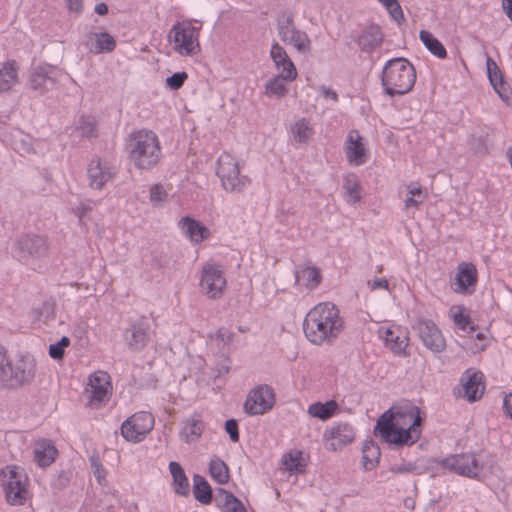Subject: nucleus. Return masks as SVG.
Returning <instances> with one entry per match:
<instances>
[{
  "mask_svg": "<svg viewBox=\"0 0 512 512\" xmlns=\"http://www.w3.org/2000/svg\"><path fill=\"white\" fill-rule=\"evenodd\" d=\"M275 402L274 389L268 384H259L248 392L243 410L249 416L263 415L274 407Z\"/></svg>",
  "mask_w": 512,
  "mask_h": 512,
  "instance_id": "nucleus-9",
  "label": "nucleus"
},
{
  "mask_svg": "<svg viewBox=\"0 0 512 512\" xmlns=\"http://www.w3.org/2000/svg\"><path fill=\"white\" fill-rule=\"evenodd\" d=\"M344 153L351 166H361L369 159L366 139L357 130H350L344 141Z\"/></svg>",
  "mask_w": 512,
  "mask_h": 512,
  "instance_id": "nucleus-15",
  "label": "nucleus"
},
{
  "mask_svg": "<svg viewBox=\"0 0 512 512\" xmlns=\"http://www.w3.org/2000/svg\"><path fill=\"white\" fill-rule=\"evenodd\" d=\"M167 199V192L163 186L155 184L150 188V201L153 206H158Z\"/></svg>",
  "mask_w": 512,
  "mask_h": 512,
  "instance_id": "nucleus-51",
  "label": "nucleus"
},
{
  "mask_svg": "<svg viewBox=\"0 0 512 512\" xmlns=\"http://www.w3.org/2000/svg\"><path fill=\"white\" fill-rule=\"evenodd\" d=\"M181 233L194 245L200 244L211 236L210 230L200 221L185 216L178 221Z\"/></svg>",
  "mask_w": 512,
  "mask_h": 512,
  "instance_id": "nucleus-22",
  "label": "nucleus"
},
{
  "mask_svg": "<svg viewBox=\"0 0 512 512\" xmlns=\"http://www.w3.org/2000/svg\"><path fill=\"white\" fill-rule=\"evenodd\" d=\"M199 285L209 298H220L227 286L222 266L214 263L203 265Z\"/></svg>",
  "mask_w": 512,
  "mask_h": 512,
  "instance_id": "nucleus-11",
  "label": "nucleus"
},
{
  "mask_svg": "<svg viewBox=\"0 0 512 512\" xmlns=\"http://www.w3.org/2000/svg\"><path fill=\"white\" fill-rule=\"evenodd\" d=\"M70 345V339L63 336L58 342L49 345V356L54 360H61L65 349Z\"/></svg>",
  "mask_w": 512,
  "mask_h": 512,
  "instance_id": "nucleus-50",
  "label": "nucleus"
},
{
  "mask_svg": "<svg viewBox=\"0 0 512 512\" xmlns=\"http://www.w3.org/2000/svg\"><path fill=\"white\" fill-rule=\"evenodd\" d=\"M308 457L301 450H290L282 456V465L290 475L303 474L307 467Z\"/></svg>",
  "mask_w": 512,
  "mask_h": 512,
  "instance_id": "nucleus-26",
  "label": "nucleus"
},
{
  "mask_svg": "<svg viewBox=\"0 0 512 512\" xmlns=\"http://www.w3.org/2000/svg\"><path fill=\"white\" fill-rule=\"evenodd\" d=\"M356 436L355 428L348 422H334L323 434L326 448L330 451H340L351 444Z\"/></svg>",
  "mask_w": 512,
  "mask_h": 512,
  "instance_id": "nucleus-13",
  "label": "nucleus"
},
{
  "mask_svg": "<svg viewBox=\"0 0 512 512\" xmlns=\"http://www.w3.org/2000/svg\"><path fill=\"white\" fill-rule=\"evenodd\" d=\"M377 333L385 346L393 353L400 355L405 351L408 345V338L398 328L381 326Z\"/></svg>",
  "mask_w": 512,
  "mask_h": 512,
  "instance_id": "nucleus-25",
  "label": "nucleus"
},
{
  "mask_svg": "<svg viewBox=\"0 0 512 512\" xmlns=\"http://www.w3.org/2000/svg\"><path fill=\"white\" fill-rule=\"evenodd\" d=\"M408 195L413 196V197H419L420 195H426V194L421 187L409 186L408 187Z\"/></svg>",
  "mask_w": 512,
  "mask_h": 512,
  "instance_id": "nucleus-63",
  "label": "nucleus"
},
{
  "mask_svg": "<svg viewBox=\"0 0 512 512\" xmlns=\"http://www.w3.org/2000/svg\"><path fill=\"white\" fill-rule=\"evenodd\" d=\"M386 9L389 11L391 16L398 20L403 17V13L401 7L397 0H378Z\"/></svg>",
  "mask_w": 512,
  "mask_h": 512,
  "instance_id": "nucleus-54",
  "label": "nucleus"
},
{
  "mask_svg": "<svg viewBox=\"0 0 512 512\" xmlns=\"http://www.w3.org/2000/svg\"><path fill=\"white\" fill-rule=\"evenodd\" d=\"M70 12L81 13L83 10V0H65Z\"/></svg>",
  "mask_w": 512,
  "mask_h": 512,
  "instance_id": "nucleus-59",
  "label": "nucleus"
},
{
  "mask_svg": "<svg viewBox=\"0 0 512 512\" xmlns=\"http://www.w3.org/2000/svg\"><path fill=\"white\" fill-rule=\"evenodd\" d=\"M294 13L290 10H283L277 15L276 29L280 40L286 38L287 34L295 28Z\"/></svg>",
  "mask_w": 512,
  "mask_h": 512,
  "instance_id": "nucleus-44",
  "label": "nucleus"
},
{
  "mask_svg": "<svg viewBox=\"0 0 512 512\" xmlns=\"http://www.w3.org/2000/svg\"><path fill=\"white\" fill-rule=\"evenodd\" d=\"M169 471L173 479V490L180 496L190 494V484L182 466L175 461L169 463Z\"/></svg>",
  "mask_w": 512,
  "mask_h": 512,
  "instance_id": "nucleus-31",
  "label": "nucleus"
},
{
  "mask_svg": "<svg viewBox=\"0 0 512 512\" xmlns=\"http://www.w3.org/2000/svg\"><path fill=\"white\" fill-rule=\"evenodd\" d=\"M426 195H420L419 197L408 196L404 201V208L406 212L411 210H417L419 206L425 201Z\"/></svg>",
  "mask_w": 512,
  "mask_h": 512,
  "instance_id": "nucleus-56",
  "label": "nucleus"
},
{
  "mask_svg": "<svg viewBox=\"0 0 512 512\" xmlns=\"http://www.w3.org/2000/svg\"><path fill=\"white\" fill-rule=\"evenodd\" d=\"M128 158L139 170H151L160 162L162 148L158 135L147 128L132 131L126 142Z\"/></svg>",
  "mask_w": 512,
  "mask_h": 512,
  "instance_id": "nucleus-3",
  "label": "nucleus"
},
{
  "mask_svg": "<svg viewBox=\"0 0 512 512\" xmlns=\"http://www.w3.org/2000/svg\"><path fill=\"white\" fill-rule=\"evenodd\" d=\"M383 40V35L378 26L372 25L362 31L358 37V44L363 51L371 52L376 49Z\"/></svg>",
  "mask_w": 512,
  "mask_h": 512,
  "instance_id": "nucleus-32",
  "label": "nucleus"
},
{
  "mask_svg": "<svg viewBox=\"0 0 512 512\" xmlns=\"http://www.w3.org/2000/svg\"><path fill=\"white\" fill-rule=\"evenodd\" d=\"M362 465L366 471L373 470L380 457V449L373 442L366 443L362 450Z\"/></svg>",
  "mask_w": 512,
  "mask_h": 512,
  "instance_id": "nucleus-45",
  "label": "nucleus"
},
{
  "mask_svg": "<svg viewBox=\"0 0 512 512\" xmlns=\"http://www.w3.org/2000/svg\"><path fill=\"white\" fill-rule=\"evenodd\" d=\"M219 509L221 512H248L245 505L231 492L225 489L217 491Z\"/></svg>",
  "mask_w": 512,
  "mask_h": 512,
  "instance_id": "nucleus-34",
  "label": "nucleus"
},
{
  "mask_svg": "<svg viewBox=\"0 0 512 512\" xmlns=\"http://www.w3.org/2000/svg\"><path fill=\"white\" fill-rule=\"evenodd\" d=\"M57 449L49 440H39L34 446V459L40 467L49 466L56 458Z\"/></svg>",
  "mask_w": 512,
  "mask_h": 512,
  "instance_id": "nucleus-29",
  "label": "nucleus"
},
{
  "mask_svg": "<svg viewBox=\"0 0 512 512\" xmlns=\"http://www.w3.org/2000/svg\"><path fill=\"white\" fill-rule=\"evenodd\" d=\"M154 424V417L151 413L139 411L122 423L121 435L128 442L139 443L152 431Z\"/></svg>",
  "mask_w": 512,
  "mask_h": 512,
  "instance_id": "nucleus-10",
  "label": "nucleus"
},
{
  "mask_svg": "<svg viewBox=\"0 0 512 512\" xmlns=\"http://www.w3.org/2000/svg\"><path fill=\"white\" fill-rule=\"evenodd\" d=\"M344 329V320L332 302H320L312 307L303 321L306 339L317 346L333 344Z\"/></svg>",
  "mask_w": 512,
  "mask_h": 512,
  "instance_id": "nucleus-2",
  "label": "nucleus"
},
{
  "mask_svg": "<svg viewBox=\"0 0 512 512\" xmlns=\"http://www.w3.org/2000/svg\"><path fill=\"white\" fill-rule=\"evenodd\" d=\"M12 364L8 359L6 352L0 348V385L10 386Z\"/></svg>",
  "mask_w": 512,
  "mask_h": 512,
  "instance_id": "nucleus-49",
  "label": "nucleus"
},
{
  "mask_svg": "<svg viewBox=\"0 0 512 512\" xmlns=\"http://www.w3.org/2000/svg\"><path fill=\"white\" fill-rule=\"evenodd\" d=\"M94 202L91 200L82 201L79 205L74 209L75 215L79 218L80 221L93 209Z\"/></svg>",
  "mask_w": 512,
  "mask_h": 512,
  "instance_id": "nucleus-55",
  "label": "nucleus"
},
{
  "mask_svg": "<svg viewBox=\"0 0 512 512\" xmlns=\"http://www.w3.org/2000/svg\"><path fill=\"white\" fill-rule=\"evenodd\" d=\"M117 173L116 167L108 160L94 156L87 165L88 184L92 189L101 190Z\"/></svg>",
  "mask_w": 512,
  "mask_h": 512,
  "instance_id": "nucleus-14",
  "label": "nucleus"
},
{
  "mask_svg": "<svg viewBox=\"0 0 512 512\" xmlns=\"http://www.w3.org/2000/svg\"><path fill=\"white\" fill-rule=\"evenodd\" d=\"M288 132L291 143L298 147L307 144L313 138L315 129L310 119L301 117L290 125Z\"/></svg>",
  "mask_w": 512,
  "mask_h": 512,
  "instance_id": "nucleus-23",
  "label": "nucleus"
},
{
  "mask_svg": "<svg viewBox=\"0 0 512 512\" xmlns=\"http://www.w3.org/2000/svg\"><path fill=\"white\" fill-rule=\"evenodd\" d=\"M503 409L505 414L512 419V394L506 395L503 399Z\"/></svg>",
  "mask_w": 512,
  "mask_h": 512,
  "instance_id": "nucleus-60",
  "label": "nucleus"
},
{
  "mask_svg": "<svg viewBox=\"0 0 512 512\" xmlns=\"http://www.w3.org/2000/svg\"><path fill=\"white\" fill-rule=\"evenodd\" d=\"M502 6H503V9L505 10L507 16L512 21V0H503Z\"/></svg>",
  "mask_w": 512,
  "mask_h": 512,
  "instance_id": "nucleus-64",
  "label": "nucleus"
},
{
  "mask_svg": "<svg viewBox=\"0 0 512 512\" xmlns=\"http://www.w3.org/2000/svg\"><path fill=\"white\" fill-rule=\"evenodd\" d=\"M270 58L278 74L282 75L287 81H294L297 78L298 73L294 63L285 48L276 41L271 45Z\"/></svg>",
  "mask_w": 512,
  "mask_h": 512,
  "instance_id": "nucleus-20",
  "label": "nucleus"
},
{
  "mask_svg": "<svg viewBox=\"0 0 512 512\" xmlns=\"http://www.w3.org/2000/svg\"><path fill=\"white\" fill-rule=\"evenodd\" d=\"M188 74L186 72H176L172 76L166 78V85L172 90H178L187 80Z\"/></svg>",
  "mask_w": 512,
  "mask_h": 512,
  "instance_id": "nucleus-52",
  "label": "nucleus"
},
{
  "mask_svg": "<svg viewBox=\"0 0 512 512\" xmlns=\"http://www.w3.org/2000/svg\"><path fill=\"white\" fill-rule=\"evenodd\" d=\"M84 391L90 407L100 408L107 404L113 393L110 375L102 370L93 372L88 377Z\"/></svg>",
  "mask_w": 512,
  "mask_h": 512,
  "instance_id": "nucleus-8",
  "label": "nucleus"
},
{
  "mask_svg": "<svg viewBox=\"0 0 512 512\" xmlns=\"http://www.w3.org/2000/svg\"><path fill=\"white\" fill-rule=\"evenodd\" d=\"M58 70L48 64L34 68L29 78V87L39 94H43L54 87Z\"/></svg>",
  "mask_w": 512,
  "mask_h": 512,
  "instance_id": "nucleus-19",
  "label": "nucleus"
},
{
  "mask_svg": "<svg viewBox=\"0 0 512 512\" xmlns=\"http://www.w3.org/2000/svg\"><path fill=\"white\" fill-rule=\"evenodd\" d=\"M368 287L371 291L378 290V289H389V282L386 278H374L370 281H368Z\"/></svg>",
  "mask_w": 512,
  "mask_h": 512,
  "instance_id": "nucleus-58",
  "label": "nucleus"
},
{
  "mask_svg": "<svg viewBox=\"0 0 512 512\" xmlns=\"http://www.w3.org/2000/svg\"><path fill=\"white\" fill-rule=\"evenodd\" d=\"M5 499L12 506H21L30 498L29 479L23 469L6 466L2 470Z\"/></svg>",
  "mask_w": 512,
  "mask_h": 512,
  "instance_id": "nucleus-6",
  "label": "nucleus"
},
{
  "mask_svg": "<svg viewBox=\"0 0 512 512\" xmlns=\"http://www.w3.org/2000/svg\"><path fill=\"white\" fill-rule=\"evenodd\" d=\"M234 334L225 327H221L218 331L211 335L210 345L216 347L222 355L229 353V345L232 342Z\"/></svg>",
  "mask_w": 512,
  "mask_h": 512,
  "instance_id": "nucleus-39",
  "label": "nucleus"
},
{
  "mask_svg": "<svg viewBox=\"0 0 512 512\" xmlns=\"http://www.w3.org/2000/svg\"><path fill=\"white\" fill-rule=\"evenodd\" d=\"M413 328L422 344L433 353H441L446 348V340L438 326L429 319L419 318Z\"/></svg>",
  "mask_w": 512,
  "mask_h": 512,
  "instance_id": "nucleus-12",
  "label": "nucleus"
},
{
  "mask_svg": "<svg viewBox=\"0 0 512 512\" xmlns=\"http://www.w3.org/2000/svg\"><path fill=\"white\" fill-rule=\"evenodd\" d=\"M487 73H488V78H489L491 85L493 86L495 91L498 93L500 98L503 101L508 102L509 97L507 94V89L505 87V84L502 80V75H501L496 63L490 58L487 59Z\"/></svg>",
  "mask_w": 512,
  "mask_h": 512,
  "instance_id": "nucleus-35",
  "label": "nucleus"
},
{
  "mask_svg": "<svg viewBox=\"0 0 512 512\" xmlns=\"http://www.w3.org/2000/svg\"><path fill=\"white\" fill-rule=\"evenodd\" d=\"M199 31L192 21L177 22L169 31V43L180 56H194L200 52Z\"/></svg>",
  "mask_w": 512,
  "mask_h": 512,
  "instance_id": "nucleus-5",
  "label": "nucleus"
},
{
  "mask_svg": "<svg viewBox=\"0 0 512 512\" xmlns=\"http://www.w3.org/2000/svg\"><path fill=\"white\" fill-rule=\"evenodd\" d=\"M449 314L458 329L462 331L474 330V327L471 325L470 317L466 314L463 306H452Z\"/></svg>",
  "mask_w": 512,
  "mask_h": 512,
  "instance_id": "nucleus-47",
  "label": "nucleus"
},
{
  "mask_svg": "<svg viewBox=\"0 0 512 512\" xmlns=\"http://www.w3.org/2000/svg\"><path fill=\"white\" fill-rule=\"evenodd\" d=\"M96 121L92 116H81L76 124L75 133L81 137H92L95 133Z\"/></svg>",
  "mask_w": 512,
  "mask_h": 512,
  "instance_id": "nucleus-48",
  "label": "nucleus"
},
{
  "mask_svg": "<svg viewBox=\"0 0 512 512\" xmlns=\"http://www.w3.org/2000/svg\"><path fill=\"white\" fill-rule=\"evenodd\" d=\"M230 371V359L226 355H222L216 366L213 368V378H219L227 375Z\"/></svg>",
  "mask_w": 512,
  "mask_h": 512,
  "instance_id": "nucleus-53",
  "label": "nucleus"
},
{
  "mask_svg": "<svg viewBox=\"0 0 512 512\" xmlns=\"http://www.w3.org/2000/svg\"><path fill=\"white\" fill-rule=\"evenodd\" d=\"M321 93L322 95L327 98V99H330L334 102H336L338 100V95L335 91L329 89V88H326V87H322L321 89Z\"/></svg>",
  "mask_w": 512,
  "mask_h": 512,
  "instance_id": "nucleus-62",
  "label": "nucleus"
},
{
  "mask_svg": "<svg viewBox=\"0 0 512 512\" xmlns=\"http://www.w3.org/2000/svg\"><path fill=\"white\" fill-rule=\"evenodd\" d=\"M94 48L92 51L96 54L111 52L116 47L115 39L107 32L94 33Z\"/></svg>",
  "mask_w": 512,
  "mask_h": 512,
  "instance_id": "nucleus-46",
  "label": "nucleus"
},
{
  "mask_svg": "<svg viewBox=\"0 0 512 512\" xmlns=\"http://www.w3.org/2000/svg\"><path fill=\"white\" fill-rule=\"evenodd\" d=\"M441 463L445 469L469 478H477L481 471L473 454L450 455L444 458Z\"/></svg>",
  "mask_w": 512,
  "mask_h": 512,
  "instance_id": "nucleus-17",
  "label": "nucleus"
},
{
  "mask_svg": "<svg viewBox=\"0 0 512 512\" xmlns=\"http://www.w3.org/2000/svg\"><path fill=\"white\" fill-rule=\"evenodd\" d=\"M19 67L15 60L0 64V93L9 92L19 83Z\"/></svg>",
  "mask_w": 512,
  "mask_h": 512,
  "instance_id": "nucleus-27",
  "label": "nucleus"
},
{
  "mask_svg": "<svg viewBox=\"0 0 512 512\" xmlns=\"http://www.w3.org/2000/svg\"><path fill=\"white\" fill-rule=\"evenodd\" d=\"M295 280L308 289H314L321 282L320 271L314 266L303 267L296 272Z\"/></svg>",
  "mask_w": 512,
  "mask_h": 512,
  "instance_id": "nucleus-36",
  "label": "nucleus"
},
{
  "mask_svg": "<svg viewBox=\"0 0 512 512\" xmlns=\"http://www.w3.org/2000/svg\"><path fill=\"white\" fill-rule=\"evenodd\" d=\"M36 362L29 355H21L11 367L10 386H21L29 383L35 376Z\"/></svg>",
  "mask_w": 512,
  "mask_h": 512,
  "instance_id": "nucleus-21",
  "label": "nucleus"
},
{
  "mask_svg": "<svg viewBox=\"0 0 512 512\" xmlns=\"http://www.w3.org/2000/svg\"><path fill=\"white\" fill-rule=\"evenodd\" d=\"M194 497L202 504H209L212 501V490L208 482L200 475H194Z\"/></svg>",
  "mask_w": 512,
  "mask_h": 512,
  "instance_id": "nucleus-41",
  "label": "nucleus"
},
{
  "mask_svg": "<svg viewBox=\"0 0 512 512\" xmlns=\"http://www.w3.org/2000/svg\"><path fill=\"white\" fill-rule=\"evenodd\" d=\"M217 175L226 192L240 193L250 184V179L241 174L240 164L236 157L229 153H222L219 156Z\"/></svg>",
  "mask_w": 512,
  "mask_h": 512,
  "instance_id": "nucleus-7",
  "label": "nucleus"
},
{
  "mask_svg": "<svg viewBox=\"0 0 512 512\" xmlns=\"http://www.w3.org/2000/svg\"><path fill=\"white\" fill-rule=\"evenodd\" d=\"M339 411V404L335 400H328L326 402H313L307 408V414L311 418L327 421L334 417Z\"/></svg>",
  "mask_w": 512,
  "mask_h": 512,
  "instance_id": "nucleus-28",
  "label": "nucleus"
},
{
  "mask_svg": "<svg viewBox=\"0 0 512 512\" xmlns=\"http://www.w3.org/2000/svg\"><path fill=\"white\" fill-rule=\"evenodd\" d=\"M419 38L426 49L439 59H444L447 56V51L444 45L429 31L421 30Z\"/></svg>",
  "mask_w": 512,
  "mask_h": 512,
  "instance_id": "nucleus-37",
  "label": "nucleus"
},
{
  "mask_svg": "<svg viewBox=\"0 0 512 512\" xmlns=\"http://www.w3.org/2000/svg\"><path fill=\"white\" fill-rule=\"evenodd\" d=\"M47 248V242L42 236L26 235L17 241L13 254L19 260L28 262L30 259L43 256Z\"/></svg>",
  "mask_w": 512,
  "mask_h": 512,
  "instance_id": "nucleus-16",
  "label": "nucleus"
},
{
  "mask_svg": "<svg viewBox=\"0 0 512 512\" xmlns=\"http://www.w3.org/2000/svg\"><path fill=\"white\" fill-rule=\"evenodd\" d=\"M286 82H288L287 79L282 75H275L265 83V94L268 96H275L277 98L284 97L288 92Z\"/></svg>",
  "mask_w": 512,
  "mask_h": 512,
  "instance_id": "nucleus-42",
  "label": "nucleus"
},
{
  "mask_svg": "<svg viewBox=\"0 0 512 512\" xmlns=\"http://www.w3.org/2000/svg\"><path fill=\"white\" fill-rule=\"evenodd\" d=\"M210 477L218 484H226L229 481V469L226 463L218 457H214L209 463Z\"/></svg>",
  "mask_w": 512,
  "mask_h": 512,
  "instance_id": "nucleus-40",
  "label": "nucleus"
},
{
  "mask_svg": "<svg viewBox=\"0 0 512 512\" xmlns=\"http://www.w3.org/2000/svg\"><path fill=\"white\" fill-rule=\"evenodd\" d=\"M416 82L414 66L405 58L388 60L382 69L381 85L389 97L410 92Z\"/></svg>",
  "mask_w": 512,
  "mask_h": 512,
  "instance_id": "nucleus-4",
  "label": "nucleus"
},
{
  "mask_svg": "<svg viewBox=\"0 0 512 512\" xmlns=\"http://www.w3.org/2000/svg\"><path fill=\"white\" fill-rule=\"evenodd\" d=\"M478 272L473 263L461 262L455 271L451 287L458 294H472L475 291Z\"/></svg>",
  "mask_w": 512,
  "mask_h": 512,
  "instance_id": "nucleus-18",
  "label": "nucleus"
},
{
  "mask_svg": "<svg viewBox=\"0 0 512 512\" xmlns=\"http://www.w3.org/2000/svg\"><path fill=\"white\" fill-rule=\"evenodd\" d=\"M204 427V422L200 418H189L182 423L180 439L188 444L195 443L201 437Z\"/></svg>",
  "mask_w": 512,
  "mask_h": 512,
  "instance_id": "nucleus-30",
  "label": "nucleus"
},
{
  "mask_svg": "<svg viewBox=\"0 0 512 512\" xmlns=\"http://www.w3.org/2000/svg\"><path fill=\"white\" fill-rule=\"evenodd\" d=\"M344 198L349 205H355L361 199V187L356 177L348 176L343 184Z\"/></svg>",
  "mask_w": 512,
  "mask_h": 512,
  "instance_id": "nucleus-43",
  "label": "nucleus"
},
{
  "mask_svg": "<svg viewBox=\"0 0 512 512\" xmlns=\"http://www.w3.org/2000/svg\"><path fill=\"white\" fill-rule=\"evenodd\" d=\"M131 338H127L130 348L134 350L142 349L148 342L149 327L144 323H135L130 328Z\"/></svg>",
  "mask_w": 512,
  "mask_h": 512,
  "instance_id": "nucleus-38",
  "label": "nucleus"
},
{
  "mask_svg": "<svg viewBox=\"0 0 512 512\" xmlns=\"http://www.w3.org/2000/svg\"><path fill=\"white\" fill-rule=\"evenodd\" d=\"M284 44L292 46L299 53H308L311 49V41L308 34L305 31L293 28L286 36L281 40Z\"/></svg>",
  "mask_w": 512,
  "mask_h": 512,
  "instance_id": "nucleus-33",
  "label": "nucleus"
},
{
  "mask_svg": "<svg viewBox=\"0 0 512 512\" xmlns=\"http://www.w3.org/2000/svg\"><path fill=\"white\" fill-rule=\"evenodd\" d=\"M463 386V396L469 402L479 399L484 393L483 374L472 370H467L461 378Z\"/></svg>",
  "mask_w": 512,
  "mask_h": 512,
  "instance_id": "nucleus-24",
  "label": "nucleus"
},
{
  "mask_svg": "<svg viewBox=\"0 0 512 512\" xmlns=\"http://www.w3.org/2000/svg\"><path fill=\"white\" fill-rule=\"evenodd\" d=\"M16 149L23 153H32L34 149L31 144L27 143L26 140L21 139L19 143L16 142Z\"/></svg>",
  "mask_w": 512,
  "mask_h": 512,
  "instance_id": "nucleus-61",
  "label": "nucleus"
},
{
  "mask_svg": "<svg viewBox=\"0 0 512 512\" xmlns=\"http://www.w3.org/2000/svg\"><path fill=\"white\" fill-rule=\"evenodd\" d=\"M422 420L420 408L406 403L385 411L377 420L376 430L387 443L412 445L420 439Z\"/></svg>",
  "mask_w": 512,
  "mask_h": 512,
  "instance_id": "nucleus-1",
  "label": "nucleus"
},
{
  "mask_svg": "<svg viewBox=\"0 0 512 512\" xmlns=\"http://www.w3.org/2000/svg\"><path fill=\"white\" fill-rule=\"evenodd\" d=\"M225 430L229 434L230 440L232 442H238L239 441V431H238V424L236 420L229 419L225 422Z\"/></svg>",
  "mask_w": 512,
  "mask_h": 512,
  "instance_id": "nucleus-57",
  "label": "nucleus"
}]
</instances>
